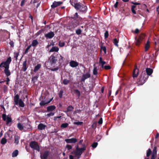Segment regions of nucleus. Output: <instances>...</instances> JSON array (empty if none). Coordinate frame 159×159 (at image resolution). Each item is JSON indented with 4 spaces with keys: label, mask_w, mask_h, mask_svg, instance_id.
<instances>
[{
    "label": "nucleus",
    "mask_w": 159,
    "mask_h": 159,
    "mask_svg": "<svg viewBox=\"0 0 159 159\" xmlns=\"http://www.w3.org/2000/svg\"><path fill=\"white\" fill-rule=\"evenodd\" d=\"M11 61V57H10L7 59L6 61L2 62L0 64V67H3L4 68V71L5 74L7 77L10 75L11 74L9 68L10 64Z\"/></svg>",
    "instance_id": "1"
},
{
    "label": "nucleus",
    "mask_w": 159,
    "mask_h": 159,
    "mask_svg": "<svg viewBox=\"0 0 159 159\" xmlns=\"http://www.w3.org/2000/svg\"><path fill=\"white\" fill-rule=\"evenodd\" d=\"M146 71L147 74H146L144 72H142L139 80L138 82L139 84H143L148 79V76L151 75L153 72L152 70L150 68H146Z\"/></svg>",
    "instance_id": "2"
},
{
    "label": "nucleus",
    "mask_w": 159,
    "mask_h": 159,
    "mask_svg": "<svg viewBox=\"0 0 159 159\" xmlns=\"http://www.w3.org/2000/svg\"><path fill=\"white\" fill-rule=\"evenodd\" d=\"M82 146L83 148H79L78 145L76 146L75 150L73 152L75 157L79 156L78 158H79L84 151L86 150V146L85 145H83Z\"/></svg>",
    "instance_id": "3"
},
{
    "label": "nucleus",
    "mask_w": 159,
    "mask_h": 159,
    "mask_svg": "<svg viewBox=\"0 0 159 159\" xmlns=\"http://www.w3.org/2000/svg\"><path fill=\"white\" fill-rule=\"evenodd\" d=\"M15 105H19V106L22 107L25 106V104L21 99H19V96L18 94L15 96L14 98Z\"/></svg>",
    "instance_id": "4"
},
{
    "label": "nucleus",
    "mask_w": 159,
    "mask_h": 159,
    "mask_svg": "<svg viewBox=\"0 0 159 159\" xmlns=\"http://www.w3.org/2000/svg\"><path fill=\"white\" fill-rule=\"evenodd\" d=\"M57 60L54 56V54L51 55L48 59L49 62L51 66L52 67L56 66Z\"/></svg>",
    "instance_id": "5"
},
{
    "label": "nucleus",
    "mask_w": 159,
    "mask_h": 159,
    "mask_svg": "<svg viewBox=\"0 0 159 159\" xmlns=\"http://www.w3.org/2000/svg\"><path fill=\"white\" fill-rule=\"evenodd\" d=\"M79 10L80 12L82 13H85L87 11V7L84 4H82L80 2L78 3V6L75 8Z\"/></svg>",
    "instance_id": "6"
},
{
    "label": "nucleus",
    "mask_w": 159,
    "mask_h": 159,
    "mask_svg": "<svg viewBox=\"0 0 159 159\" xmlns=\"http://www.w3.org/2000/svg\"><path fill=\"white\" fill-rule=\"evenodd\" d=\"M30 146L32 148L38 151L39 152L40 151V147L37 142L34 141L31 142L30 143Z\"/></svg>",
    "instance_id": "7"
},
{
    "label": "nucleus",
    "mask_w": 159,
    "mask_h": 159,
    "mask_svg": "<svg viewBox=\"0 0 159 159\" xmlns=\"http://www.w3.org/2000/svg\"><path fill=\"white\" fill-rule=\"evenodd\" d=\"M145 36L144 34H142L139 36L135 42L136 46H138L141 44L142 41L144 39Z\"/></svg>",
    "instance_id": "8"
},
{
    "label": "nucleus",
    "mask_w": 159,
    "mask_h": 159,
    "mask_svg": "<svg viewBox=\"0 0 159 159\" xmlns=\"http://www.w3.org/2000/svg\"><path fill=\"white\" fill-rule=\"evenodd\" d=\"M49 154L48 151L40 152V158L41 159H47Z\"/></svg>",
    "instance_id": "9"
},
{
    "label": "nucleus",
    "mask_w": 159,
    "mask_h": 159,
    "mask_svg": "<svg viewBox=\"0 0 159 159\" xmlns=\"http://www.w3.org/2000/svg\"><path fill=\"white\" fill-rule=\"evenodd\" d=\"M2 118L3 120L6 121L7 122V124H8L11 121L12 119L11 118L8 116H7L5 114H3L2 115Z\"/></svg>",
    "instance_id": "10"
},
{
    "label": "nucleus",
    "mask_w": 159,
    "mask_h": 159,
    "mask_svg": "<svg viewBox=\"0 0 159 159\" xmlns=\"http://www.w3.org/2000/svg\"><path fill=\"white\" fill-rule=\"evenodd\" d=\"M90 77V72H88L85 74H84L82 75V79L81 81V82H84L85 80L87 79Z\"/></svg>",
    "instance_id": "11"
},
{
    "label": "nucleus",
    "mask_w": 159,
    "mask_h": 159,
    "mask_svg": "<svg viewBox=\"0 0 159 159\" xmlns=\"http://www.w3.org/2000/svg\"><path fill=\"white\" fill-rule=\"evenodd\" d=\"M65 141L67 143H75L77 142V139L76 138H72L70 139H65Z\"/></svg>",
    "instance_id": "12"
},
{
    "label": "nucleus",
    "mask_w": 159,
    "mask_h": 159,
    "mask_svg": "<svg viewBox=\"0 0 159 159\" xmlns=\"http://www.w3.org/2000/svg\"><path fill=\"white\" fill-rule=\"evenodd\" d=\"M54 36V33L52 31H50L45 34V37L47 39H51Z\"/></svg>",
    "instance_id": "13"
},
{
    "label": "nucleus",
    "mask_w": 159,
    "mask_h": 159,
    "mask_svg": "<svg viewBox=\"0 0 159 159\" xmlns=\"http://www.w3.org/2000/svg\"><path fill=\"white\" fill-rule=\"evenodd\" d=\"M62 3V2H60V1H59V2L54 1L53 3L52 4L51 6V7L52 8H54L60 5Z\"/></svg>",
    "instance_id": "14"
},
{
    "label": "nucleus",
    "mask_w": 159,
    "mask_h": 159,
    "mask_svg": "<svg viewBox=\"0 0 159 159\" xmlns=\"http://www.w3.org/2000/svg\"><path fill=\"white\" fill-rule=\"evenodd\" d=\"M70 66L72 67H75L78 66V63L74 61H71L69 63Z\"/></svg>",
    "instance_id": "15"
},
{
    "label": "nucleus",
    "mask_w": 159,
    "mask_h": 159,
    "mask_svg": "<svg viewBox=\"0 0 159 159\" xmlns=\"http://www.w3.org/2000/svg\"><path fill=\"white\" fill-rule=\"evenodd\" d=\"M139 74V69L135 67L133 73V77L134 79L136 78Z\"/></svg>",
    "instance_id": "16"
},
{
    "label": "nucleus",
    "mask_w": 159,
    "mask_h": 159,
    "mask_svg": "<svg viewBox=\"0 0 159 159\" xmlns=\"http://www.w3.org/2000/svg\"><path fill=\"white\" fill-rule=\"evenodd\" d=\"M24 131H26V130H30L31 129V126L30 124H29L28 123H26L25 124H24Z\"/></svg>",
    "instance_id": "17"
},
{
    "label": "nucleus",
    "mask_w": 159,
    "mask_h": 159,
    "mask_svg": "<svg viewBox=\"0 0 159 159\" xmlns=\"http://www.w3.org/2000/svg\"><path fill=\"white\" fill-rule=\"evenodd\" d=\"M70 2L71 4L75 8H76L77 6H78V3L75 0H70Z\"/></svg>",
    "instance_id": "18"
},
{
    "label": "nucleus",
    "mask_w": 159,
    "mask_h": 159,
    "mask_svg": "<svg viewBox=\"0 0 159 159\" xmlns=\"http://www.w3.org/2000/svg\"><path fill=\"white\" fill-rule=\"evenodd\" d=\"M17 127L20 130L24 131V124H21V123H18L17 124Z\"/></svg>",
    "instance_id": "19"
},
{
    "label": "nucleus",
    "mask_w": 159,
    "mask_h": 159,
    "mask_svg": "<svg viewBox=\"0 0 159 159\" xmlns=\"http://www.w3.org/2000/svg\"><path fill=\"white\" fill-rule=\"evenodd\" d=\"M46 127V126L45 125L42 123H40L38 125V128L39 130H42L44 129Z\"/></svg>",
    "instance_id": "20"
},
{
    "label": "nucleus",
    "mask_w": 159,
    "mask_h": 159,
    "mask_svg": "<svg viewBox=\"0 0 159 159\" xmlns=\"http://www.w3.org/2000/svg\"><path fill=\"white\" fill-rule=\"evenodd\" d=\"M157 148L154 147L153 150V153L152 154L151 159H155V157L157 154Z\"/></svg>",
    "instance_id": "21"
},
{
    "label": "nucleus",
    "mask_w": 159,
    "mask_h": 159,
    "mask_svg": "<svg viewBox=\"0 0 159 159\" xmlns=\"http://www.w3.org/2000/svg\"><path fill=\"white\" fill-rule=\"evenodd\" d=\"M22 70L23 71H25L27 69V60H25L24 61L22 65Z\"/></svg>",
    "instance_id": "22"
},
{
    "label": "nucleus",
    "mask_w": 159,
    "mask_h": 159,
    "mask_svg": "<svg viewBox=\"0 0 159 159\" xmlns=\"http://www.w3.org/2000/svg\"><path fill=\"white\" fill-rule=\"evenodd\" d=\"M59 49L56 46H53L52 48L49 50V52H58L59 51Z\"/></svg>",
    "instance_id": "23"
},
{
    "label": "nucleus",
    "mask_w": 159,
    "mask_h": 159,
    "mask_svg": "<svg viewBox=\"0 0 159 159\" xmlns=\"http://www.w3.org/2000/svg\"><path fill=\"white\" fill-rule=\"evenodd\" d=\"M41 66V64H38L35 66L34 69V71L35 72H36L40 68Z\"/></svg>",
    "instance_id": "24"
},
{
    "label": "nucleus",
    "mask_w": 159,
    "mask_h": 159,
    "mask_svg": "<svg viewBox=\"0 0 159 159\" xmlns=\"http://www.w3.org/2000/svg\"><path fill=\"white\" fill-rule=\"evenodd\" d=\"M55 108L56 107L54 106H51L47 107V110L48 111H52L55 110Z\"/></svg>",
    "instance_id": "25"
},
{
    "label": "nucleus",
    "mask_w": 159,
    "mask_h": 159,
    "mask_svg": "<svg viewBox=\"0 0 159 159\" xmlns=\"http://www.w3.org/2000/svg\"><path fill=\"white\" fill-rule=\"evenodd\" d=\"M38 43H39L37 40L35 39L32 41L31 44L30 45L31 46V47L32 46L33 47H35L38 44Z\"/></svg>",
    "instance_id": "26"
},
{
    "label": "nucleus",
    "mask_w": 159,
    "mask_h": 159,
    "mask_svg": "<svg viewBox=\"0 0 159 159\" xmlns=\"http://www.w3.org/2000/svg\"><path fill=\"white\" fill-rule=\"evenodd\" d=\"M99 63L102 65V68H103L104 65L106 64V62L102 60V57H100L99 58Z\"/></svg>",
    "instance_id": "27"
},
{
    "label": "nucleus",
    "mask_w": 159,
    "mask_h": 159,
    "mask_svg": "<svg viewBox=\"0 0 159 159\" xmlns=\"http://www.w3.org/2000/svg\"><path fill=\"white\" fill-rule=\"evenodd\" d=\"M149 48H150L149 42L148 40L147 41V42L145 45V51L146 52L149 49Z\"/></svg>",
    "instance_id": "28"
},
{
    "label": "nucleus",
    "mask_w": 159,
    "mask_h": 159,
    "mask_svg": "<svg viewBox=\"0 0 159 159\" xmlns=\"http://www.w3.org/2000/svg\"><path fill=\"white\" fill-rule=\"evenodd\" d=\"M18 154V150H16L13 152L12 156L13 157H14L17 156Z\"/></svg>",
    "instance_id": "29"
},
{
    "label": "nucleus",
    "mask_w": 159,
    "mask_h": 159,
    "mask_svg": "<svg viewBox=\"0 0 159 159\" xmlns=\"http://www.w3.org/2000/svg\"><path fill=\"white\" fill-rule=\"evenodd\" d=\"M74 108L72 106H70L67 108V110L66 111V112H67L70 111H72Z\"/></svg>",
    "instance_id": "30"
},
{
    "label": "nucleus",
    "mask_w": 159,
    "mask_h": 159,
    "mask_svg": "<svg viewBox=\"0 0 159 159\" xmlns=\"http://www.w3.org/2000/svg\"><path fill=\"white\" fill-rule=\"evenodd\" d=\"M93 72L94 75H97L98 74V69L96 66H94V69Z\"/></svg>",
    "instance_id": "31"
},
{
    "label": "nucleus",
    "mask_w": 159,
    "mask_h": 159,
    "mask_svg": "<svg viewBox=\"0 0 159 159\" xmlns=\"http://www.w3.org/2000/svg\"><path fill=\"white\" fill-rule=\"evenodd\" d=\"M7 140L5 138H3L1 139V143L2 144H4L7 143Z\"/></svg>",
    "instance_id": "32"
},
{
    "label": "nucleus",
    "mask_w": 159,
    "mask_h": 159,
    "mask_svg": "<svg viewBox=\"0 0 159 159\" xmlns=\"http://www.w3.org/2000/svg\"><path fill=\"white\" fill-rule=\"evenodd\" d=\"M15 139V143L16 144H17L19 143V138L18 136H15L14 137Z\"/></svg>",
    "instance_id": "33"
},
{
    "label": "nucleus",
    "mask_w": 159,
    "mask_h": 159,
    "mask_svg": "<svg viewBox=\"0 0 159 159\" xmlns=\"http://www.w3.org/2000/svg\"><path fill=\"white\" fill-rule=\"evenodd\" d=\"M70 83V80L67 79H64L63 81V83L65 85H67Z\"/></svg>",
    "instance_id": "34"
},
{
    "label": "nucleus",
    "mask_w": 159,
    "mask_h": 159,
    "mask_svg": "<svg viewBox=\"0 0 159 159\" xmlns=\"http://www.w3.org/2000/svg\"><path fill=\"white\" fill-rule=\"evenodd\" d=\"M19 55V52H14V57L15 58V59L16 61H17V58Z\"/></svg>",
    "instance_id": "35"
},
{
    "label": "nucleus",
    "mask_w": 159,
    "mask_h": 159,
    "mask_svg": "<svg viewBox=\"0 0 159 159\" xmlns=\"http://www.w3.org/2000/svg\"><path fill=\"white\" fill-rule=\"evenodd\" d=\"M136 7V6L134 5H133V6H132V7H131V11L132 12V13L134 14H136V11H135L134 10V8Z\"/></svg>",
    "instance_id": "36"
},
{
    "label": "nucleus",
    "mask_w": 159,
    "mask_h": 159,
    "mask_svg": "<svg viewBox=\"0 0 159 159\" xmlns=\"http://www.w3.org/2000/svg\"><path fill=\"white\" fill-rule=\"evenodd\" d=\"M59 46L61 47H64L65 45V43L64 42H61L60 41L58 44Z\"/></svg>",
    "instance_id": "37"
},
{
    "label": "nucleus",
    "mask_w": 159,
    "mask_h": 159,
    "mask_svg": "<svg viewBox=\"0 0 159 159\" xmlns=\"http://www.w3.org/2000/svg\"><path fill=\"white\" fill-rule=\"evenodd\" d=\"M50 102H45V101H41L40 103V105L41 106H44L46 104H47L48 103H49Z\"/></svg>",
    "instance_id": "38"
},
{
    "label": "nucleus",
    "mask_w": 159,
    "mask_h": 159,
    "mask_svg": "<svg viewBox=\"0 0 159 159\" xmlns=\"http://www.w3.org/2000/svg\"><path fill=\"white\" fill-rule=\"evenodd\" d=\"M66 148L67 149V150L69 151V152L72 149V147L69 144L66 145Z\"/></svg>",
    "instance_id": "39"
},
{
    "label": "nucleus",
    "mask_w": 159,
    "mask_h": 159,
    "mask_svg": "<svg viewBox=\"0 0 159 159\" xmlns=\"http://www.w3.org/2000/svg\"><path fill=\"white\" fill-rule=\"evenodd\" d=\"M68 125V124L67 123H63L61 125V127L63 128H66L67 127Z\"/></svg>",
    "instance_id": "40"
},
{
    "label": "nucleus",
    "mask_w": 159,
    "mask_h": 159,
    "mask_svg": "<svg viewBox=\"0 0 159 159\" xmlns=\"http://www.w3.org/2000/svg\"><path fill=\"white\" fill-rule=\"evenodd\" d=\"M151 150L150 148L148 149V151L147 152V156L148 157L151 153Z\"/></svg>",
    "instance_id": "41"
},
{
    "label": "nucleus",
    "mask_w": 159,
    "mask_h": 159,
    "mask_svg": "<svg viewBox=\"0 0 159 159\" xmlns=\"http://www.w3.org/2000/svg\"><path fill=\"white\" fill-rule=\"evenodd\" d=\"M31 47V46L29 45L27 48L26 49L25 51V52H24L25 54H26L28 53L29 50L30 48Z\"/></svg>",
    "instance_id": "42"
},
{
    "label": "nucleus",
    "mask_w": 159,
    "mask_h": 159,
    "mask_svg": "<svg viewBox=\"0 0 159 159\" xmlns=\"http://www.w3.org/2000/svg\"><path fill=\"white\" fill-rule=\"evenodd\" d=\"M82 31L80 29H77L76 31V33L77 35H80Z\"/></svg>",
    "instance_id": "43"
},
{
    "label": "nucleus",
    "mask_w": 159,
    "mask_h": 159,
    "mask_svg": "<svg viewBox=\"0 0 159 159\" xmlns=\"http://www.w3.org/2000/svg\"><path fill=\"white\" fill-rule=\"evenodd\" d=\"M113 43L116 46H118V41L116 39H114Z\"/></svg>",
    "instance_id": "44"
},
{
    "label": "nucleus",
    "mask_w": 159,
    "mask_h": 159,
    "mask_svg": "<svg viewBox=\"0 0 159 159\" xmlns=\"http://www.w3.org/2000/svg\"><path fill=\"white\" fill-rule=\"evenodd\" d=\"M109 36V33L107 31H106L104 33V37L105 38H107Z\"/></svg>",
    "instance_id": "45"
},
{
    "label": "nucleus",
    "mask_w": 159,
    "mask_h": 159,
    "mask_svg": "<svg viewBox=\"0 0 159 159\" xmlns=\"http://www.w3.org/2000/svg\"><path fill=\"white\" fill-rule=\"evenodd\" d=\"M83 122H74L75 125H81L83 124Z\"/></svg>",
    "instance_id": "46"
},
{
    "label": "nucleus",
    "mask_w": 159,
    "mask_h": 159,
    "mask_svg": "<svg viewBox=\"0 0 159 159\" xmlns=\"http://www.w3.org/2000/svg\"><path fill=\"white\" fill-rule=\"evenodd\" d=\"M75 93L79 96L80 97V92L78 90H75Z\"/></svg>",
    "instance_id": "47"
},
{
    "label": "nucleus",
    "mask_w": 159,
    "mask_h": 159,
    "mask_svg": "<svg viewBox=\"0 0 159 159\" xmlns=\"http://www.w3.org/2000/svg\"><path fill=\"white\" fill-rule=\"evenodd\" d=\"M101 49L104 51L105 54L106 53V48L105 47H101Z\"/></svg>",
    "instance_id": "48"
},
{
    "label": "nucleus",
    "mask_w": 159,
    "mask_h": 159,
    "mask_svg": "<svg viewBox=\"0 0 159 159\" xmlns=\"http://www.w3.org/2000/svg\"><path fill=\"white\" fill-rule=\"evenodd\" d=\"M63 93V91L62 90H61L60 91V92H59V96L60 98H61L62 97Z\"/></svg>",
    "instance_id": "49"
},
{
    "label": "nucleus",
    "mask_w": 159,
    "mask_h": 159,
    "mask_svg": "<svg viewBox=\"0 0 159 159\" xmlns=\"http://www.w3.org/2000/svg\"><path fill=\"white\" fill-rule=\"evenodd\" d=\"M103 68L105 70H109L111 69V67L109 66H104Z\"/></svg>",
    "instance_id": "50"
},
{
    "label": "nucleus",
    "mask_w": 159,
    "mask_h": 159,
    "mask_svg": "<svg viewBox=\"0 0 159 159\" xmlns=\"http://www.w3.org/2000/svg\"><path fill=\"white\" fill-rule=\"evenodd\" d=\"M98 145V143L96 142L94 143L92 145V147L95 148H96Z\"/></svg>",
    "instance_id": "51"
},
{
    "label": "nucleus",
    "mask_w": 159,
    "mask_h": 159,
    "mask_svg": "<svg viewBox=\"0 0 159 159\" xmlns=\"http://www.w3.org/2000/svg\"><path fill=\"white\" fill-rule=\"evenodd\" d=\"M9 44L11 47H13L14 46V43L12 41H11L9 42Z\"/></svg>",
    "instance_id": "52"
},
{
    "label": "nucleus",
    "mask_w": 159,
    "mask_h": 159,
    "mask_svg": "<svg viewBox=\"0 0 159 159\" xmlns=\"http://www.w3.org/2000/svg\"><path fill=\"white\" fill-rule=\"evenodd\" d=\"M54 113L53 112H51L49 113H48L47 114V115L49 117L50 116H53L54 115Z\"/></svg>",
    "instance_id": "53"
},
{
    "label": "nucleus",
    "mask_w": 159,
    "mask_h": 159,
    "mask_svg": "<svg viewBox=\"0 0 159 159\" xmlns=\"http://www.w3.org/2000/svg\"><path fill=\"white\" fill-rule=\"evenodd\" d=\"M102 119L101 118L98 121V123L99 124H102Z\"/></svg>",
    "instance_id": "54"
},
{
    "label": "nucleus",
    "mask_w": 159,
    "mask_h": 159,
    "mask_svg": "<svg viewBox=\"0 0 159 159\" xmlns=\"http://www.w3.org/2000/svg\"><path fill=\"white\" fill-rule=\"evenodd\" d=\"M58 69V67H56L54 68L51 69V70L52 71H56V70H57Z\"/></svg>",
    "instance_id": "55"
},
{
    "label": "nucleus",
    "mask_w": 159,
    "mask_h": 159,
    "mask_svg": "<svg viewBox=\"0 0 159 159\" xmlns=\"http://www.w3.org/2000/svg\"><path fill=\"white\" fill-rule=\"evenodd\" d=\"M25 0H23L21 1V4H20V5L21 6H23L25 4Z\"/></svg>",
    "instance_id": "56"
},
{
    "label": "nucleus",
    "mask_w": 159,
    "mask_h": 159,
    "mask_svg": "<svg viewBox=\"0 0 159 159\" xmlns=\"http://www.w3.org/2000/svg\"><path fill=\"white\" fill-rule=\"evenodd\" d=\"M132 4H134L135 5H140V3H138V2H132Z\"/></svg>",
    "instance_id": "57"
},
{
    "label": "nucleus",
    "mask_w": 159,
    "mask_h": 159,
    "mask_svg": "<svg viewBox=\"0 0 159 159\" xmlns=\"http://www.w3.org/2000/svg\"><path fill=\"white\" fill-rule=\"evenodd\" d=\"M118 2H116V3H115L114 7L115 8H116L117 7Z\"/></svg>",
    "instance_id": "58"
},
{
    "label": "nucleus",
    "mask_w": 159,
    "mask_h": 159,
    "mask_svg": "<svg viewBox=\"0 0 159 159\" xmlns=\"http://www.w3.org/2000/svg\"><path fill=\"white\" fill-rule=\"evenodd\" d=\"M139 32V30L138 29H135V33L137 34V33H138Z\"/></svg>",
    "instance_id": "59"
},
{
    "label": "nucleus",
    "mask_w": 159,
    "mask_h": 159,
    "mask_svg": "<svg viewBox=\"0 0 159 159\" xmlns=\"http://www.w3.org/2000/svg\"><path fill=\"white\" fill-rule=\"evenodd\" d=\"M69 158L70 159H74V157L72 155H70L69 156Z\"/></svg>",
    "instance_id": "60"
},
{
    "label": "nucleus",
    "mask_w": 159,
    "mask_h": 159,
    "mask_svg": "<svg viewBox=\"0 0 159 159\" xmlns=\"http://www.w3.org/2000/svg\"><path fill=\"white\" fill-rule=\"evenodd\" d=\"M78 16V15L77 13V12L75 13L74 15V18H75V17L76 18V17H77Z\"/></svg>",
    "instance_id": "61"
},
{
    "label": "nucleus",
    "mask_w": 159,
    "mask_h": 159,
    "mask_svg": "<svg viewBox=\"0 0 159 159\" xmlns=\"http://www.w3.org/2000/svg\"><path fill=\"white\" fill-rule=\"evenodd\" d=\"M6 79H7V82H9L10 81V79H9V78H8L7 77V78H6ZM7 84H8V83H7Z\"/></svg>",
    "instance_id": "62"
},
{
    "label": "nucleus",
    "mask_w": 159,
    "mask_h": 159,
    "mask_svg": "<svg viewBox=\"0 0 159 159\" xmlns=\"http://www.w3.org/2000/svg\"><path fill=\"white\" fill-rule=\"evenodd\" d=\"M60 60H63V57L61 55H60Z\"/></svg>",
    "instance_id": "63"
},
{
    "label": "nucleus",
    "mask_w": 159,
    "mask_h": 159,
    "mask_svg": "<svg viewBox=\"0 0 159 159\" xmlns=\"http://www.w3.org/2000/svg\"><path fill=\"white\" fill-rule=\"evenodd\" d=\"M157 11H158V14H159V7H158L157 8Z\"/></svg>",
    "instance_id": "64"
}]
</instances>
